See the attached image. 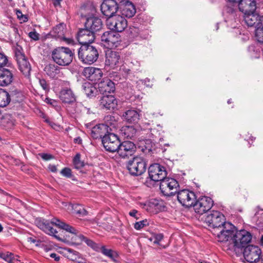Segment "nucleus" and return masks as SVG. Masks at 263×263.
<instances>
[{
    "label": "nucleus",
    "mask_w": 263,
    "mask_h": 263,
    "mask_svg": "<svg viewBox=\"0 0 263 263\" xmlns=\"http://www.w3.org/2000/svg\"><path fill=\"white\" fill-rule=\"evenodd\" d=\"M49 169L52 172H55L57 171V168L55 165L50 164L48 166Z\"/></svg>",
    "instance_id": "0e129e2a"
},
{
    "label": "nucleus",
    "mask_w": 263,
    "mask_h": 263,
    "mask_svg": "<svg viewBox=\"0 0 263 263\" xmlns=\"http://www.w3.org/2000/svg\"><path fill=\"white\" fill-rule=\"evenodd\" d=\"M121 13L126 17H132L136 13V9L134 5L127 0H123L120 2Z\"/></svg>",
    "instance_id": "393cba45"
},
{
    "label": "nucleus",
    "mask_w": 263,
    "mask_h": 263,
    "mask_svg": "<svg viewBox=\"0 0 263 263\" xmlns=\"http://www.w3.org/2000/svg\"><path fill=\"white\" fill-rule=\"evenodd\" d=\"M95 69V68L93 67L85 68L83 71L84 75L89 80H91Z\"/></svg>",
    "instance_id": "a18cd8bd"
},
{
    "label": "nucleus",
    "mask_w": 263,
    "mask_h": 263,
    "mask_svg": "<svg viewBox=\"0 0 263 263\" xmlns=\"http://www.w3.org/2000/svg\"><path fill=\"white\" fill-rule=\"evenodd\" d=\"M67 206L66 209L67 211H71L79 216H84L87 214V212L81 205L68 204Z\"/></svg>",
    "instance_id": "2f4dec72"
},
{
    "label": "nucleus",
    "mask_w": 263,
    "mask_h": 263,
    "mask_svg": "<svg viewBox=\"0 0 263 263\" xmlns=\"http://www.w3.org/2000/svg\"><path fill=\"white\" fill-rule=\"evenodd\" d=\"M78 55L83 63L91 64L97 61L99 53L95 47L90 45H84L80 48Z\"/></svg>",
    "instance_id": "20e7f679"
},
{
    "label": "nucleus",
    "mask_w": 263,
    "mask_h": 263,
    "mask_svg": "<svg viewBox=\"0 0 263 263\" xmlns=\"http://www.w3.org/2000/svg\"><path fill=\"white\" fill-rule=\"evenodd\" d=\"M7 61L8 60L6 55L3 53L0 52V67L5 66Z\"/></svg>",
    "instance_id": "3c124183"
},
{
    "label": "nucleus",
    "mask_w": 263,
    "mask_h": 263,
    "mask_svg": "<svg viewBox=\"0 0 263 263\" xmlns=\"http://www.w3.org/2000/svg\"><path fill=\"white\" fill-rule=\"evenodd\" d=\"M149 177L154 181H161L167 175L165 168L158 163L150 165L148 168Z\"/></svg>",
    "instance_id": "4468645a"
},
{
    "label": "nucleus",
    "mask_w": 263,
    "mask_h": 263,
    "mask_svg": "<svg viewBox=\"0 0 263 263\" xmlns=\"http://www.w3.org/2000/svg\"><path fill=\"white\" fill-rule=\"evenodd\" d=\"M143 83H144V84L146 87H151L153 85L152 83L151 82V81L149 79H145L144 80H143Z\"/></svg>",
    "instance_id": "052dcab7"
},
{
    "label": "nucleus",
    "mask_w": 263,
    "mask_h": 263,
    "mask_svg": "<svg viewBox=\"0 0 263 263\" xmlns=\"http://www.w3.org/2000/svg\"><path fill=\"white\" fill-rule=\"evenodd\" d=\"M235 231L236 228L234 225L230 222H225L220 227L215 229L213 233L217 237L218 241L228 242L231 246Z\"/></svg>",
    "instance_id": "7ed1b4c3"
},
{
    "label": "nucleus",
    "mask_w": 263,
    "mask_h": 263,
    "mask_svg": "<svg viewBox=\"0 0 263 263\" xmlns=\"http://www.w3.org/2000/svg\"><path fill=\"white\" fill-rule=\"evenodd\" d=\"M113 119L112 120H109V123H115V126L114 127L113 126V124H112V125H110L109 124L108 125V130H112V128H116L117 125V121L115 120V118L111 116H110Z\"/></svg>",
    "instance_id": "bf43d9fd"
},
{
    "label": "nucleus",
    "mask_w": 263,
    "mask_h": 263,
    "mask_svg": "<svg viewBox=\"0 0 263 263\" xmlns=\"http://www.w3.org/2000/svg\"><path fill=\"white\" fill-rule=\"evenodd\" d=\"M80 157V154H77L73 159L74 168L78 170L82 168L84 166V163L81 160Z\"/></svg>",
    "instance_id": "a19ab883"
},
{
    "label": "nucleus",
    "mask_w": 263,
    "mask_h": 263,
    "mask_svg": "<svg viewBox=\"0 0 263 263\" xmlns=\"http://www.w3.org/2000/svg\"><path fill=\"white\" fill-rule=\"evenodd\" d=\"M126 167L130 174L138 176L145 172L146 164L143 158L135 157L127 162Z\"/></svg>",
    "instance_id": "39448f33"
},
{
    "label": "nucleus",
    "mask_w": 263,
    "mask_h": 263,
    "mask_svg": "<svg viewBox=\"0 0 263 263\" xmlns=\"http://www.w3.org/2000/svg\"><path fill=\"white\" fill-rule=\"evenodd\" d=\"M102 27V22L100 18L97 17H90L87 18L85 23V28L89 30L95 32L100 30Z\"/></svg>",
    "instance_id": "b1692460"
},
{
    "label": "nucleus",
    "mask_w": 263,
    "mask_h": 263,
    "mask_svg": "<svg viewBox=\"0 0 263 263\" xmlns=\"http://www.w3.org/2000/svg\"><path fill=\"white\" fill-rule=\"evenodd\" d=\"M213 204V201L210 197L203 196L196 200L193 206L196 213L202 214L210 210Z\"/></svg>",
    "instance_id": "2eb2a0df"
},
{
    "label": "nucleus",
    "mask_w": 263,
    "mask_h": 263,
    "mask_svg": "<svg viewBox=\"0 0 263 263\" xmlns=\"http://www.w3.org/2000/svg\"><path fill=\"white\" fill-rule=\"evenodd\" d=\"M80 254L77 251H74L72 249H67V257L72 260L75 261L79 259Z\"/></svg>",
    "instance_id": "79ce46f5"
},
{
    "label": "nucleus",
    "mask_w": 263,
    "mask_h": 263,
    "mask_svg": "<svg viewBox=\"0 0 263 263\" xmlns=\"http://www.w3.org/2000/svg\"><path fill=\"white\" fill-rule=\"evenodd\" d=\"M100 101L102 107L108 109L114 110L117 108L118 101L114 96H104L101 98Z\"/></svg>",
    "instance_id": "a878e982"
},
{
    "label": "nucleus",
    "mask_w": 263,
    "mask_h": 263,
    "mask_svg": "<svg viewBox=\"0 0 263 263\" xmlns=\"http://www.w3.org/2000/svg\"><path fill=\"white\" fill-rule=\"evenodd\" d=\"M75 261H77L78 263H86L83 258L81 257V255H80V258L79 259H78L77 260H75Z\"/></svg>",
    "instance_id": "338daca9"
},
{
    "label": "nucleus",
    "mask_w": 263,
    "mask_h": 263,
    "mask_svg": "<svg viewBox=\"0 0 263 263\" xmlns=\"http://www.w3.org/2000/svg\"><path fill=\"white\" fill-rule=\"evenodd\" d=\"M98 89L101 93L113 92L115 90V84L109 79H104L99 83Z\"/></svg>",
    "instance_id": "bb28decb"
},
{
    "label": "nucleus",
    "mask_w": 263,
    "mask_h": 263,
    "mask_svg": "<svg viewBox=\"0 0 263 263\" xmlns=\"http://www.w3.org/2000/svg\"><path fill=\"white\" fill-rule=\"evenodd\" d=\"M119 67L120 71L123 73L124 76H126L129 73L130 69L129 68H126L125 66L123 65L122 64Z\"/></svg>",
    "instance_id": "864d4df0"
},
{
    "label": "nucleus",
    "mask_w": 263,
    "mask_h": 263,
    "mask_svg": "<svg viewBox=\"0 0 263 263\" xmlns=\"http://www.w3.org/2000/svg\"><path fill=\"white\" fill-rule=\"evenodd\" d=\"M45 71L50 77L54 78L60 72L59 67L54 64H49L45 67Z\"/></svg>",
    "instance_id": "f704fd0d"
},
{
    "label": "nucleus",
    "mask_w": 263,
    "mask_h": 263,
    "mask_svg": "<svg viewBox=\"0 0 263 263\" xmlns=\"http://www.w3.org/2000/svg\"><path fill=\"white\" fill-rule=\"evenodd\" d=\"M97 251L100 252L104 255L110 258L112 261L115 262L117 261L118 254L116 252L113 251L112 250L107 249L104 246L100 245Z\"/></svg>",
    "instance_id": "473e14b6"
},
{
    "label": "nucleus",
    "mask_w": 263,
    "mask_h": 263,
    "mask_svg": "<svg viewBox=\"0 0 263 263\" xmlns=\"http://www.w3.org/2000/svg\"><path fill=\"white\" fill-rule=\"evenodd\" d=\"M163 235L162 234H157L154 236V242L155 243H159V242L162 240Z\"/></svg>",
    "instance_id": "6e6d98bb"
},
{
    "label": "nucleus",
    "mask_w": 263,
    "mask_h": 263,
    "mask_svg": "<svg viewBox=\"0 0 263 263\" xmlns=\"http://www.w3.org/2000/svg\"><path fill=\"white\" fill-rule=\"evenodd\" d=\"M123 63L119 52L107 50L105 52V68L107 69H115L120 67Z\"/></svg>",
    "instance_id": "0eeeda50"
},
{
    "label": "nucleus",
    "mask_w": 263,
    "mask_h": 263,
    "mask_svg": "<svg viewBox=\"0 0 263 263\" xmlns=\"http://www.w3.org/2000/svg\"><path fill=\"white\" fill-rule=\"evenodd\" d=\"M113 118L111 116H106L105 118V124H99L93 127L90 130V135L93 139H97L102 137L105 135H107L108 132L109 124L112 125L111 123L108 121L109 120H112ZM114 127L115 126V123H112Z\"/></svg>",
    "instance_id": "ddd939ff"
},
{
    "label": "nucleus",
    "mask_w": 263,
    "mask_h": 263,
    "mask_svg": "<svg viewBox=\"0 0 263 263\" xmlns=\"http://www.w3.org/2000/svg\"><path fill=\"white\" fill-rule=\"evenodd\" d=\"M13 80V75L11 71L7 69L0 70V86H7L11 84Z\"/></svg>",
    "instance_id": "c756f323"
},
{
    "label": "nucleus",
    "mask_w": 263,
    "mask_h": 263,
    "mask_svg": "<svg viewBox=\"0 0 263 263\" xmlns=\"http://www.w3.org/2000/svg\"><path fill=\"white\" fill-rule=\"evenodd\" d=\"M137 211L136 210H132L129 213V214L130 216L135 217V218L137 219L138 217H137Z\"/></svg>",
    "instance_id": "680f3d73"
},
{
    "label": "nucleus",
    "mask_w": 263,
    "mask_h": 263,
    "mask_svg": "<svg viewBox=\"0 0 263 263\" xmlns=\"http://www.w3.org/2000/svg\"><path fill=\"white\" fill-rule=\"evenodd\" d=\"M129 36L131 39H136L137 40L144 38L142 35V31L136 27H132L130 28Z\"/></svg>",
    "instance_id": "4c0bfd02"
},
{
    "label": "nucleus",
    "mask_w": 263,
    "mask_h": 263,
    "mask_svg": "<svg viewBox=\"0 0 263 263\" xmlns=\"http://www.w3.org/2000/svg\"><path fill=\"white\" fill-rule=\"evenodd\" d=\"M40 155L43 159L46 161L49 160L53 158L52 155L48 154L42 153L40 154Z\"/></svg>",
    "instance_id": "13d9d810"
},
{
    "label": "nucleus",
    "mask_w": 263,
    "mask_h": 263,
    "mask_svg": "<svg viewBox=\"0 0 263 263\" xmlns=\"http://www.w3.org/2000/svg\"><path fill=\"white\" fill-rule=\"evenodd\" d=\"M239 9L243 14L254 12L256 9L255 0H239Z\"/></svg>",
    "instance_id": "5701e85b"
},
{
    "label": "nucleus",
    "mask_w": 263,
    "mask_h": 263,
    "mask_svg": "<svg viewBox=\"0 0 263 263\" xmlns=\"http://www.w3.org/2000/svg\"><path fill=\"white\" fill-rule=\"evenodd\" d=\"M106 24L110 30L118 32L125 30L127 26V22L123 16L115 15L107 18Z\"/></svg>",
    "instance_id": "9d476101"
},
{
    "label": "nucleus",
    "mask_w": 263,
    "mask_h": 263,
    "mask_svg": "<svg viewBox=\"0 0 263 263\" xmlns=\"http://www.w3.org/2000/svg\"><path fill=\"white\" fill-rule=\"evenodd\" d=\"M16 14L18 18L22 21L24 22H27L28 18L26 15L22 14V12L19 10H16Z\"/></svg>",
    "instance_id": "603ef678"
},
{
    "label": "nucleus",
    "mask_w": 263,
    "mask_h": 263,
    "mask_svg": "<svg viewBox=\"0 0 263 263\" xmlns=\"http://www.w3.org/2000/svg\"><path fill=\"white\" fill-rule=\"evenodd\" d=\"M39 83L41 87L45 90H47L48 89V85L46 83V81L44 79H41L39 80Z\"/></svg>",
    "instance_id": "4d7b16f0"
},
{
    "label": "nucleus",
    "mask_w": 263,
    "mask_h": 263,
    "mask_svg": "<svg viewBox=\"0 0 263 263\" xmlns=\"http://www.w3.org/2000/svg\"><path fill=\"white\" fill-rule=\"evenodd\" d=\"M233 238L232 242L229 248H240L250 242L252 239V235L249 232L245 230L239 231L236 230Z\"/></svg>",
    "instance_id": "423d86ee"
},
{
    "label": "nucleus",
    "mask_w": 263,
    "mask_h": 263,
    "mask_svg": "<svg viewBox=\"0 0 263 263\" xmlns=\"http://www.w3.org/2000/svg\"><path fill=\"white\" fill-rule=\"evenodd\" d=\"M178 182L174 178H165L161 182L160 189L167 196H173L177 192Z\"/></svg>",
    "instance_id": "f8f14e48"
},
{
    "label": "nucleus",
    "mask_w": 263,
    "mask_h": 263,
    "mask_svg": "<svg viewBox=\"0 0 263 263\" xmlns=\"http://www.w3.org/2000/svg\"><path fill=\"white\" fill-rule=\"evenodd\" d=\"M179 202L184 206H192L196 201V197L193 192L188 190H182L177 193Z\"/></svg>",
    "instance_id": "dca6fc26"
},
{
    "label": "nucleus",
    "mask_w": 263,
    "mask_h": 263,
    "mask_svg": "<svg viewBox=\"0 0 263 263\" xmlns=\"http://www.w3.org/2000/svg\"><path fill=\"white\" fill-rule=\"evenodd\" d=\"M261 250L257 246L249 245L243 250L245 259L249 262L257 261L260 258Z\"/></svg>",
    "instance_id": "f3484780"
},
{
    "label": "nucleus",
    "mask_w": 263,
    "mask_h": 263,
    "mask_svg": "<svg viewBox=\"0 0 263 263\" xmlns=\"http://www.w3.org/2000/svg\"><path fill=\"white\" fill-rule=\"evenodd\" d=\"M29 36L34 41L39 39V34L36 31H31L29 33Z\"/></svg>",
    "instance_id": "5fc2aeb1"
},
{
    "label": "nucleus",
    "mask_w": 263,
    "mask_h": 263,
    "mask_svg": "<svg viewBox=\"0 0 263 263\" xmlns=\"http://www.w3.org/2000/svg\"><path fill=\"white\" fill-rule=\"evenodd\" d=\"M61 174L67 178H70L72 176L71 170L68 167H65L62 170Z\"/></svg>",
    "instance_id": "8fccbe9b"
},
{
    "label": "nucleus",
    "mask_w": 263,
    "mask_h": 263,
    "mask_svg": "<svg viewBox=\"0 0 263 263\" xmlns=\"http://www.w3.org/2000/svg\"><path fill=\"white\" fill-rule=\"evenodd\" d=\"M61 100L66 103H70L76 100V97L70 88H64L62 89L59 94Z\"/></svg>",
    "instance_id": "c85d7f7f"
},
{
    "label": "nucleus",
    "mask_w": 263,
    "mask_h": 263,
    "mask_svg": "<svg viewBox=\"0 0 263 263\" xmlns=\"http://www.w3.org/2000/svg\"><path fill=\"white\" fill-rule=\"evenodd\" d=\"M95 40V33L91 30L86 29H81L78 33V41L82 45H89Z\"/></svg>",
    "instance_id": "4be33fe9"
},
{
    "label": "nucleus",
    "mask_w": 263,
    "mask_h": 263,
    "mask_svg": "<svg viewBox=\"0 0 263 263\" xmlns=\"http://www.w3.org/2000/svg\"><path fill=\"white\" fill-rule=\"evenodd\" d=\"M139 112L134 109L127 110L123 114L124 120L130 123L137 122L139 119Z\"/></svg>",
    "instance_id": "7c9ffc66"
},
{
    "label": "nucleus",
    "mask_w": 263,
    "mask_h": 263,
    "mask_svg": "<svg viewBox=\"0 0 263 263\" xmlns=\"http://www.w3.org/2000/svg\"><path fill=\"white\" fill-rule=\"evenodd\" d=\"M129 66L133 70H138L140 67V63L136 60H133L130 62Z\"/></svg>",
    "instance_id": "09e8293b"
},
{
    "label": "nucleus",
    "mask_w": 263,
    "mask_h": 263,
    "mask_svg": "<svg viewBox=\"0 0 263 263\" xmlns=\"http://www.w3.org/2000/svg\"><path fill=\"white\" fill-rule=\"evenodd\" d=\"M136 129L132 126H125L121 129L120 134L124 138L132 139L136 134Z\"/></svg>",
    "instance_id": "72a5a7b5"
},
{
    "label": "nucleus",
    "mask_w": 263,
    "mask_h": 263,
    "mask_svg": "<svg viewBox=\"0 0 263 263\" xmlns=\"http://www.w3.org/2000/svg\"><path fill=\"white\" fill-rule=\"evenodd\" d=\"M83 87L85 94L88 97L94 96L96 91V89L92 85V84L89 83H84Z\"/></svg>",
    "instance_id": "58836bf2"
},
{
    "label": "nucleus",
    "mask_w": 263,
    "mask_h": 263,
    "mask_svg": "<svg viewBox=\"0 0 263 263\" xmlns=\"http://www.w3.org/2000/svg\"><path fill=\"white\" fill-rule=\"evenodd\" d=\"M136 150V147L133 142L125 141L122 143L120 142L116 152L121 157L126 158L134 155Z\"/></svg>",
    "instance_id": "a211bd4d"
},
{
    "label": "nucleus",
    "mask_w": 263,
    "mask_h": 263,
    "mask_svg": "<svg viewBox=\"0 0 263 263\" xmlns=\"http://www.w3.org/2000/svg\"><path fill=\"white\" fill-rule=\"evenodd\" d=\"M102 76L103 72L102 70L99 68H95L90 81L97 82L101 79Z\"/></svg>",
    "instance_id": "37998d69"
},
{
    "label": "nucleus",
    "mask_w": 263,
    "mask_h": 263,
    "mask_svg": "<svg viewBox=\"0 0 263 263\" xmlns=\"http://www.w3.org/2000/svg\"><path fill=\"white\" fill-rule=\"evenodd\" d=\"M149 225V222L147 219L143 220L135 223L134 225V228L135 229L137 230H139L144 227Z\"/></svg>",
    "instance_id": "49530a36"
},
{
    "label": "nucleus",
    "mask_w": 263,
    "mask_h": 263,
    "mask_svg": "<svg viewBox=\"0 0 263 263\" xmlns=\"http://www.w3.org/2000/svg\"><path fill=\"white\" fill-rule=\"evenodd\" d=\"M243 17L245 23L248 26H254L256 28L260 25V18H261V16L255 12L245 14Z\"/></svg>",
    "instance_id": "cd10ccee"
},
{
    "label": "nucleus",
    "mask_w": 263,
    "mask_h": 263,
    "mask_svg": "<svg viewBox=\"0 0 263 263\" xmlns=\"http://www.w3.org/2000/svg\"><path fill=\"white\" fill-rule=\"evenodd\" d=\"M65 25L64 24H60L53 28L51 31L52 35L55 38L63 41L67 44H74V40L72 38L66 37L64 35Z\"/></svg>",
    "instance_id": "412c9836"
},
{
    "label": "nucleus",
    "mask_w": 263,
    "mask_h": 263,
    "mask_svg": "<svg viewBox=\"0 0 263 263\" xmlns=\"http://www.w3.org/2000/svg\"><path fill=\"white\" fill-rule=\"evenodd\" d=\"M15 121L10 115H6L2 119L1 124L2 126L10 128L14 125Z\"/></svg>",
    "instance_id": "e433bc0d"
},
{
    "label": "nucleus",
    "mask_w": 263,
    "mask_h": 263,
    "mask_svg": "<svg viewBox=\"0 0 263 263\" xmlns=\"http://www.w3.org/2000/svg\"><path fill=\"white\" fill-rule=\"evenodd\" d=\"M53 61L60 66L69 65L74 57V53L69 48L59 47L54 49L51 53Z\"/></svg>",
    "instance_id": "f03ea898"
},
{
    "label": "nucleus",
    "mask_w": 263,
    "mask_h": 263,
    "mask_svg": "<svg viewBox=\"0 0 263 263\" xmlns=\"http://www.w3.org/2000/svg\"><path fill=\"white\" fill-rule=\"evenodd\" d=\"M36 224L40 229L46 233L54 236L58 240H60V238L56 235L58 232L53 228V226H55L71 233L72 235L71 241L73 243L80 245L83 242L85 239V237L80 234L73 227L55 218L52 219L50 221L44 219H39L36 220Z\"/></svg>",
    "instance_id": "f257e3e1"
},
{
    "label": "nucleus",
    "mask_w": 263,
    "mask_h": 263,
    "mask_svg": "<svg viewBox=\"0 0 263 263\" xmlns=\"http://www.w3.org/2000/svg\"><path fill=\"white\" fill-rule=\"evenodd\" d=\"M102 142L106 151L114 153L119 148L120 141L116 135L108 132L102 137Z\"/></svg>",
    "instance_id": "9b49d317"
},
{
    "label": "nucleus",
    "mask_w": 263,
    "mask_h": 263,
    "mask_svg": "<svg viewBox=\"0 0 263 263\" xmlns=\"http://www.w3.org/2000/svg\"><path fill=\"white\" fill-rule=\"evenodd\" d=\"M27 240H28V241L31 242L32 243H35L36 241V239L34 238L31 237L27 238Z\"/></svg>",
    "instance_id": "774afa93"
},
{
    "label": "nucleus",
    "mask_w": 263,
    "mask_h": 263,
    "mask_svg": "<svg viewBox=\"0 0 263 263\" xmlns=\"http://www.w3.org/2000/svg\"><path fill=\"white\" fill-rule=\"evenodd\" d=\"M204 222L210 228L215 229L218 228L223 224L225 221L224 215L217 211H212L208 213L204 219Z\"/></svg>",
    "instance_id": "1a4fd4ad"
},
{
    "label": "nucleus",
    "mask_w": 263,
    "mask_h": 263,
    "mask_svg": "<svg viewBox=\"0 0 263 263\" xmlns=\"http://www.w3.org/2000/svg\"><path fill=\"white\" fill-rule=\"evenodd\" d=\"M46 102L48 103V104H50L52 105H54V104L56 103V101L54 100H52V99H48V98H47L46 99Z\"/></svg>",
    "instance_id": "69168bd1"
},
{
    "label": "nucleus",
    "mask_w": 263,
    "mask_h": 263,
    "mask_svg": "<svg viewBox=\"0 0 263 263\" xmlns=\"http://www.w3.org/2000/svg\"><path fill=\"white\" fill-rule=\"evenodd\" d=\"M255 36L258 42L263 43V27L261 25L255 30Z\"/></svg>",
    "instance_id": "c03bdc74"
},
{
    "label": "nucleus",
    "mask_w": 263,
    "mask_h": 263,
    "mask_svg": "<svg viewBox=\"0 0 263 263\" xmlns=\"http://www.w3.org/2000/svg\"><path fill=\"white\" fill-rule=\"evenodd\" d=\"M83 242H85L88 246L92 248L94 250L97 251L100 245L96 244L93 241L90 239H89L86 237L83 240Z\"/></svg>",
    "instance_id": "de8ad7c7"
},
{
    "label": "nucleus",
    "mask_w": 263,
    "mask_h": 263,
    "mask_svg": "<svg viewBox=\"0 0 263 263\" xmlns=\"http://www.w3.org/2000/svg\"><path fill=\"white\" fill-rule=\"evenodd\" d=\"M119 8L115 0H104L101 6L102 13L109 18L114 16Z\"/></svg>",
    "instance_id": "6ab92c4d"
},
{
    "label": "nucleus",
    "mask_w": 263,
    "mask_h": 263,
    "mask_svg": "<svg viewBox=\"0 0 263 263\" xmlns=\"http://www.w3.org/2000/svg\"><path fill=\"white\" fill-rule=\"evenodd\" d=\"M121 41L120 34L114 30L104 32L101 36V44L107 48L118 47Z\"/></svg>",
    "instance_id": "6e6552de"
},
{
    "label": "nucleus",
    "mask_w": 263,
    "mask_h": 263,
    "mask_svg": "<svg viewBox=\"0 0 263 263\" xmlns=\"http://www.w3.org/2000/svg\"><path fill=\"white\" fill-rule=\"evenodd\" d=\"M10 101L9 93L5 90L0 89V107L7 106Z\"/></svg>",
    "instance_id": "c9c22d12"
},
{
    "label": "nucleus",
    "mask_w": 263,
    "mask_h": 263,
    "mask_svg": "<svg viewBox=\"0 0 263 263\" xmlns=\"http://www.w3.org/2000/svg\"><path fill=\"white\" fill-rule=\"evenodd\" d=\"M15 59L20 71L25 75H29L31 66L25 55L18 49L15 51Z\"/></svg>",
    "instance_id": "aec40b11"
},
{
    "label": "nucleus",
    "mask_w": 263,
    "mask_h": 263,
    "mask_svg": "<svg viewBox=\"0 0 263 263\" xmlns=\"http://www.w3.org/2000/svg\"><path fill=\"white\" fill-rule=\"evenodd\" d=\"M0 257L9 263H14L15 260H18L13 254L8 252L0 254Z\"/></svg>",
    "instance_id": "ea45409f"
},
{
    "label": "nucleus",
    "mask_w": 263,
    "mask_h": 263,
    "mask_svg": "<svg viewBox=\"0 0 263 263\" xmlns=\"http://www.w3.org/2000/svg\"><path fill=\"white\" fill-rule=\"evenodd\" d=\"M50 256L54 258L55 261H59L60 260V256L56 253H51Z\"/></svg>",
    "instance_id": "e2e57ef3"
}]
</instances>
